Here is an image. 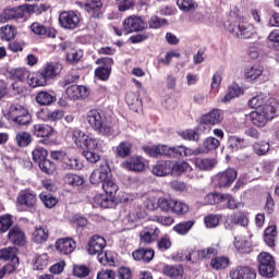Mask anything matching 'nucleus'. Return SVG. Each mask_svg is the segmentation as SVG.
<instances>
[{
  "label": "nucleus",
  "instance_id": "37",
  "mask_svg": "<svg viewBox=\"0 0 279 279\" xmlns=\"http://www.w3.org/2000/svg\"><path fill=\"white\" fill-rule=\"evenodd\" d=\"M195 165L201 171H211L217 166V159L215 158H196Z\"/></svg>",
  "mask_w": 279,
  "mask_h": 279
},
{
  "label": "nucleus",
  "instance_id": "29",
  "mask_svg": "<svg viewBox=\"0 0 279 279\" xmlns=\"http://www.w3.org/2000/svg\"><path fill=\"white\" fill-rule=\"evenodd\" d=\"M112 208L114 206V197H110L109 195L96 194L93 198V207L94 208Z\"/></svg>",
  "mask_w": 279,
  "mask_h": 279
},
{
  "label": "nucleus",
  "instance_id": "56",
  "mask_svg": "<svg viewBox=\"0 0 279 279\" xmlns=\"http://www.w3.org/2000/svg\"><path fill=\"white\" fill-rule=\"evenodd\" d=\"M32 156H33L34 162H37L39 165L46 160L48 153H47V149L38 146L32 151Z\"/></svg>",
  "mask_w": 279,
  "mask_h": 279
},
{
  "label": "nucleus",
  "instance_id": "11",
  "mask_svg": "<svg viewBox=\"0 0 279 279\" xmlns=\"http://www.w3.org/2000/svg\"><path fill=\"white\" fill-rule=\"evenodd\" d=\"M96 64L102 65L95 70L96 77L102 82H107V80L110 77V73H112V65L114 64V61L112 58L106 57L96 60Z\"/></svg>",
  "mask_w": 279,
  "mask_h": 279
},
{
  "label": "nucleus",
  "instance_id": "10",
  "mask_svg": "<svg viewBox=\"0 0 279 279\" xmlns=\"http://www.w3.org/2000/svg\"><path fill=\"white\" fill-rule=\"evenodd\" d=\"M36 202H38L36 193L29 190H24L17 195L16 206L20 210H25L26 208H34V206H36Z\"/></svg>",
  "mask_w": 279,
  "mask_h": 279
},
{
  "label": "nucleus",
  "instance_id": "6",
  "mask_svg": "<svg viewBox=\"0 0 279 279\" xmlns=\"http://www.w3.org/2000/svg\"><path fill=\"white\" fill-rule=\"evenodd\" d=\"M258 269L260 276L271 278V276H274V271H276V262H274V256L269 253H260L258 255Z\"/></svg>",
  "mask_w": 279,
  "mask_h": 279
},
{
  "label": "nucleus",
  "instance_id": "38",
  "mask_svg": "<svg viewBox=\"0 0 279 279\" xmlns=\"http://www.w3.org/2000/svg\"><path fill=\"white\" fill-rule=\"evenodd\" d=\"M245 147H247L245 140L236 135H230L228 137V149L231 151H239V149H245Z\"/></svg>",
  "mask_w": 279,
  "mask_h": 279
},
{
  "label": "nucleus",
  "instance_id": "43",
  "mask_svg": "<svg viewBox=\"0 0 279 279\" xmlns=\"http://www.w3.org/2000/svg\"><path fill=\"white\" fill-rule=\"evenodd\" d=\"M244 75L246 80H250L251 82H255V80H258L259 77H264L263 75V65H253L245 70Z\"/></svg>",
  "mask_w": 279,
  "mask_h": 279
},
{
  "label": "nucleus",
  "instance_id": "64",
  "mask_svg": "<svg viewBox=\"0 0 279 279\" xmlns=\"http://www.w3.org/2000/svg\"><path fill=\"white\" fill-rule=\"evenodd\" d=\"M253 149L255 154H257V156H265V154L269 151V143L267 142L255 143L253 145Z\"/></svg>",
  "mask_w": 279,
  "mask_h": 279
},
{
  "label": "nucleus",
  "instance_id": "36",
  "mask_svg": "<svg viewBox=\"0 0 279 279\" xmlns=\"http://www.w3.org/2000/svg\"><path fill=\"white\" fill-rule=\"evenodd\" d=\"M88 134L84 133L80 129H74L72 131V141L76 147H80V149H84L86 141H88Z\"/></svg>",
  "mask_w": 279,
  "mask_h": 279
},
{
  "label": "nucleus",
  "instance_id": "30",
  "mask_svg": "<svg viewBox=\"0 0 279 279\" xmlns=\"http://www.w3.org/2000/svg\"><path fill=\"white\" fill-rule=\"evenodd\" d=\"M219 145H221V142H219V140L216 137H206L203 142V145L197 148V153L208 154V151H215L216 149H219Z\"/></svg>",
  "mask_w": 279,
  "mask_h": 279
},
{
  "label": "nucleus",
  "instance_id": "20",
  "mask_svg": "<svg viewBox=\"0 0 279 279\" xmlns=\"http://www.w3.org/2000/svg\"><path fill=\"white\" fill-rule=\"evenodd\" d=\"M65 93L70 99H86L90 95L88 87L84 85H71Z\"/></svg>",
  "mask_w": 279,
  "mask_h": 279
},
{
  "label": "nucleus",
  "instance_id": "55",
  "mask_svg": "<svg viewBox=\"0 0 279 279\" xmlns=\"http://www.w3.org/2000/svg\"><path fill=\"white\" fill-rule=\"evenodd\" d=\"M64 182L70 186H82L84 184V178L74 173H68L64 177Z\"/></svg>",
  "mask_w": 279,
  "mask_h": 279
},
{
  "label": "nucleus",
  "instance_id": "51",
  "mask_svg": "<svg viewBox=\"0 0 279 279\" xmlns=\"http://www.w3.org/2000/svg\"><path fill=\"white\" fill-rule=\"evenodd\" d=\"M230 265V259L226 256H218L210 260V267L213 269L219 270V269H226Z\"/></svg>",
  "mask_w": 279,
  "mask_h": 279
},
{
  "label": "nucleus",
  "instance_id": "3",
  "mask_svg": "<svg viewBox=\"0 0 279 279\" xmlns=\"http://www.w3.org/2000/svg\"><path fill=\"white\" fill-rule=\"evenodd\" d=\"M157 206L162 213H172V215L178 217L189 213V205L186 203L173 198L159 197Z\"/></svg>",
  "mask_w": 279,
  "mask_h": 279
},
{
  "label": "nucleus",
  "instance_id": "9",
  "mask_svg": "<svg viewBox=\"0 0 279 279\" xmlns=\"http://www.w3.org/2000/svg\"><path fill=\"white\" fill-rule=\"evenodd\" d=\"M147 29V23L138 15H131L123 21L124 34H134V32H143Z\"/></svg>",
  "mask_w": 279,
  "mask_h": 279
},
{
  "label": "nucleus",
  "instance_id": "35",
  "mask_svg": "<svg viewBox=\"0 0 279 279\" xmlns=\"http://www.w3.org/2000/svg\"><path fill=\"white\" fill-rule=\"evenodd\" d=\"M125 101L133 112H138L143 108V101L138 99V94L129 92L125 96Z\"/></svg>",
  "mask_w": 279,
  "mask_h": 279
},
{
  "label": "nucleus",
  "instance_id": "46",
  "mask_svg": "<svg viewBox=\"0 0 279 279\" xmlns=\"http://www.w3.org/2000/svg\"><path fill=\"white\" fill-rule=\"evenodd\" d=\"M195 226V221L187 220L184 222H180L173 227V231L181 236H186L187 232H191L192 228Z\"/></svg>",
  "mask_w": 279,
  "mask_h": 279
},
{
  "label": "nucleus",
  "instance_id": "63",
  "mask_svg": "<svg viewBox=\"0 0 279 279\" xmlns=\"http://www.w3.org/2000/svg\"><path fill=\"white\" fill-rule=\"evenodd\" d=\"M157 248L159 252H167L171 250V238L169 235H165L157 241Z\"/></svg>",
  "mask_w": 279,
  "mask_h": 279
},
{
  "label": "nucleus",
  "instance_id": "62",
  "mask_svg": "<svg viewBox=\"0 0 279 279\" xmlns=\"http://www.w3.org/2000/svg\"><path fill=\"white\" fill-rule=\"evenodd\" d=\"M12 216L10 214L0 216V232H8L12 228Z\"/></svg>",
  "mask_w": 279,
  "mask_h": 279
},
{
  "label": "nucleus",
  "instance_id": "17",
  "mask_svg": "<svg viewBox=\"0 0 279 279\" xmlns=\"http://www.w3.org/2000/svg\"><path fill=\"white\" fill-rule=\"evenodd\" d=\"M158 236H160V229L155 226L146 227L140 233L141 243H146V245L156 243V241H158Z\"/></svg>",
  "mask_w": 279,
  "mask_h": 279
},
{
  "label": "nucleus",
  "instance_id": "13",
  "mask_svg": "<svg viewBox=\"0 0 279 279\" xmlns=\"http://www.w3.org/2000/svg\"><path fill=\"white\" fill-rule=\"evenodd\" d=\"M234 180H236V170L229 168L214 178V184L218 186V189H226L230 186Z\"/></svg>",
  "mask_w": 279,
  "mask_h": 279
},
{
  "label": "nucleus",
  "instance_id": "44",
  "mask_svg": "<svg viewBox=\"0 0 279 279\" xmlns=\"http://www.w3.org/2000/svg\"><path fill=\"white\" fill-rule=\"evenodd\" d=\"M87 150L92 151H101L104 149V141L99 138H95L88 135L87 141L84 146Z\"/></svg>",
  "mask_w": 279,
  "mask_h": 279
},
{
  "label": "nucleus",
  "instance_id": "18",
  "mask_svg": "<svg viewBox=\"0 0 279 279\" xmlns=\"http://www.w3.org/2000/svg\"><path fill=\"white\" fill-rule=\"evenodd\" d=\"M8 239L10 243H12L13 245H17L19 247H23V245L27 243L25 232L19 226H14L9 229Z\"/></svg>",
  "mask_w": 279,
  "mask_h": 279
},
{
  "label": "nucleus",
  "instance_id": "26",
  "mask_svg": "<svg viewBox=\"0 0 279 279\" xmlns=\"http://www.w3.org/2000/svg\"><path fill=\"white\" fill-rule=\"evenodd\" d=\"M151 173L157 178L171 175V160L158 161L151 169Z\"/></svg>",
  "mask_w": 279,
  "mask_h": 279
},
{
  "label": "nucleus",
  "instance_id": "60",
  "mask_svg": "<svg viewBox=\"0 0 279 279\" xmlns=\"http://www.w3.org/2000/svg\"><path fill=\"white\" fill-rule=\"evenodd\" d=\"M39 199L43 202L46 208H53L56 204H58V198L45 192L39 194Z\"/></svg>",
  "mask_w": 279,
  "mask_h": 279
},
{
  "label": "nucleus",
  "instance_id": "61",
  "mask_svg": "<svg viewBox=\"0 0 279 279\" xmlns=\"http://www.w3.org/2000/svg\"><path fill=\"white\" fill-rule=\"evenodd\" d=\"M177 5L182 12H191L197 8V3L193 0H177Z\"/></svg>",
  "mask_w": 279,
  "mask_h": 279
},
{
  "label": "nucleus",
  "instance_id": "53",
  "mask_svg": "<svg viewBox=\"0 0 279 279\" xmlns=\"http://www.w3.org/2000/svg\"><path fill=\"white\" fill-rule=\"evenodd\" d=\"M16 36V28L14 26H2L0 28L1 40H12Z\"/></svg>",
  "mask_w": 279,
  "mask_h": 279
},
{
  "label": "nucleus",
  "instance_id": "21",
  "mask_svg": "<svg viewBox=\"0 0 279 279\" xmlns=\"http://www.w3.org/2000/svg\"><path fill=\"white\" fill-rule=\"evenodd\" d=\"M263 110L268 119L274 120L276 117H279V104L275 98H269L264 102V106L259 108Z\"/></svg>",
  "mask_w": 279,
  "mask_h": 279
},
{
  "label": "nucleus",
  "instance_id": "22",
  "mask_svg": "<svg viewBox=\"0 0 279 279\" xmlns=\"http://www.w3.org/2000/svg\"><path fill=\"white\" fill-rule=\"evenodd\" d=\"M159 267L162 269L163 276L172 279H183L182 275L184 269L180 265H167L165 263L159 264Z\"/></svg>",
  "mask_w": 279,
  "mask_h": 279
},
{
  "label": "nucleus",
  "instance_id": "8",
  "mask_svg": "<svg viewBox=\"0 0 279 279\" xmlns=\"http://www.w3.org/2000/svg\"><path fill=\"white\" fill-rule=\"evenodd\" d=\"M227 29L238 38H252L256 34V27L247 22H239L238 25L231 24Z\"/></svg>",
  "mask_w": 279,
  "mask_h": 279
},
{
  "label": "nucleus",
  "instance_id": "45",
  "mask_svg": "<svg viewBox=\"0 0 279 279\" xmlns=\"http://www.w3.org/2000/svg\"><path fill=\"white\" fill-rule=\"evenodd\" d=\"M49 265V255L47 253L35 255L34 269L37 271H43L47 269Z\"/></svg>",
  "mask_w": 279,
  "mask_h": 279
},
{
  "label": "nucleus",
  "instance_id": "1",
  "mask_svg": "<svg viewBox=\"0 0 279 279\" xmlns=\"http://www.w3.org/2000/svg\"><path fill=\"white\" fill-rule=\"evenodd\" d=\"M87 123L97 134L101 136H119V126L108 120L106 117H102L101 113L95 109L87 112L86 116Z\"/></svg>",
  "mask_w": 279,
  "mask_h": 279
},
{
  "label": "nucleus",
  "instance_id": "4",
  "mask_svg": "<svg viewBox=\"0 0 279 279\" xmlns=\"http://www.w3.org/2000/svg\"><path fill=\"white\" fill-rule=\"evenodd\" d=\"M106 247V239L100 235H94L90 238L87 244V252L90 256H97L100 265H106L108 263V258H104V248Z\"/></svg>",
  "mask_w": 279,
  "mask_h": 279
},
{
  "label": "nucleus",
  "instance_id": "33",
  "mask_svg": "<svg viewBox=\"0 0 279 279\" xmlns=\"http://www.w3.org/2000/svg\"><path fill=\"white\" fill-rule=\"evenodd\" d=\"M27 84L32 88H38V86H47V78L43 72L33 73L27 76Z\"/></svg>",
  "mask_w": 279,
  "mask_h": 279
},
{
  "label": "nucleus",
  "instance_id": "42",
  "mask_svg": "<svg viewBox=\"0 0 279 279\" xmlns=\"http://www.w3.org/2000/svg\"><path fill=\"white\" fill-rule=\"evenodd\" d=\"M49 239V230L45 227H36L33 232L34 243H45Z\"/></svg>",
  "mask_w": 279,
  "mask_h": 279
},
{
  "label": "nucleus",
  "instance_id": "40",
  "mask_svg": "<svg viewBox=\"0 0 279 279\" xmlns=\"http://www.w3.org/2000/svg\"><path fill=\"white\" fill-rule=\"evenodd\" d=\"M35 100L39 106H51V104H56V96L51 95L49 92H39Z\"/></svg>",
  "mask_w": 279,
  "mask_h": 279
},
{
  "label": "nucleus",
  "instance_id": "24",
  "mask_svg": "<svg viewBox=\"0 0 279 279\" xmlns=\"http://www.w3.org/2000/svg\"><path fill=\"white\" fill-rule=\"evenodd\" d=\"M31 31L36 36H46L47 38H56L58 32L53 27H45L43 24L38 22H34L31 25Z\"/></svg>",
  "mask_w": 279,
  "mask_h": 279
},
{
  "label": "nucleus",
  "instance_id": "12",
  "mask_svg": "<svg viewBox=\"0 0 279 279\" xmlns=\"http://www.w3.org/2000/svg\"><path fill=\"white\" fill-rule=\"evenodd\" d=\"M109 178L110 166H108V162L101 161L99 167L92 172L89 182L90 184H104Z\"/></svg>",
  "mask_w": 279,
  "mask_h": 279
},
{
  "label": "nucleus",
  "instance_id": "16",
  "mask_svg": "<svg viewBox=\"0 0 279 279\" xmlns=\"http://www.w3.org/2000/svg\"><path fill=\"white\" fill-rule=\"evenodd\" d=\"M182 173H185L190 180H193L195 178V171H193V168L189 165L186 161H179L173 163L171 161V172L170 175H182Z\"/></svg>",
  "mask_w": 279,
  "mask_h": 279
},
{
  "label": "nucleus",
  "instance_id": "25",
  "mask_svg": "<svg viewBox=\"0 0 279 279\" xmlns=\"http://www.w3.org/2000/svg\"><path fill=\"white\" fill-rule=\"evenodd\" d=\"M62 72V63L60 62H49L41 70V74L47 80H53L57 75Z\"/></svg>",
  "mask_w": 279,
  "mask_h": 279
},
{
  "label": "nucleus",
  "instance_id": "57",
  "mask_svg": "<svg viewBox=\"0 0 279 279\" xmlns=\"http://www.w3.org/2000/svg\"><path fill=\"white\" fill-rule=\"evenodd\" d=\"M266 100L267 96H265V94H258L257 96H254L248 100V107L259 110V108H263Z\"/></svg>",
  "mask_w": 279,
  "mask_h": 279
},
{
  "label": "nucleus",
  "instance_id": "41",
  "mask_svg": "<svg viewBox=\"0 0 279 279\" xmlns=\"http://www.w3.org/2000/svg\"><path fill=\"white\" fill-rule=\"evenodd\" d=\"M102 191L108 195L109 197H113L117 195V191H119V185L112 180L111 174L109 178L102 183Z\"/></svg>",
  "mask_w": 279,
  "mask_h": 279
},
{
  "label": "nucleus",
  "instance_id": "59",
  "mask_svg": "<svg viewBox=\"0 0 279 279\" xmlns=\"http://www.w3.org/2000/svg\"><path fill=\"white\" fill-rule=\"evenodd\" d=\"M150 221H155L165 227L173 226V223H175V219L172 216H151Z\"/></svg>",
  "mask_w": 279,
  "mask_h": 279
},
{
  "label": "nucleus",
  "instance_id": "7",
  "mask_svg": "<svg viewBox=\"0 0 279 279\" xmlns=\"http://www.w3.org/2000/svg\"><path fill=\"white\" fill-rule=\"evenodd\" d=\"M59 25L63 29H77L80 27V13L75 11H63L59 14Z\"/></svg>",
  "mask_w": 279,
  "mask_h": 279
},
{
  "label": "nucleus",
  "instance_id": "5",
  "mask_svg": "<svg viewBox=\"0 0 279 279\" xmlns=\"http://www.w3.org/2000/svg\"><path fill=\"white\" fill-rule=\"evenodd\" d=\"M9 118L13 120V123H17V125H27L32 121V116L27 108L19 104L10 106Z\"/></svg>",
  "mask_w": 279,
  "mask_h": 279
},
{
  "label": "nucleus",
  "instance_id": "32",
  "mask_svg": "<svg viewBox=\"0 0 279 279\" xmlns=\"http://www.w3.org/2000/svg\"><path fill=\"white\" fill-rule=\"evenodd\" d=\"M154 250L140 248L132 253L134 260H142L143 263H151L154 260Z\"/></svg>",
  "mask_w": 279,
  "mask_h": 279
},
{
  "label": "nucleus",
  "instance_id": "31",
  "mask_svg": "<svg viewBox=\"0 0 279 279\" xmlns=\"http://www.w3.org/2000/svg\"><path fill=\"white\" fill-rule=\"evenodd\" d=\"M69 43L62 44L63 51H66L65 60L66 62H80L82 60L84 52L82 50H77L75 48L69 47Z\"/></svg>",
  "mask_w": 279,
  "mask_h": 279
},
{
  "label": "nucleus",
  "instance_id": "27",
  "mask_svg": "<svg viewBox=\"0 0 279 279\" xmlns=\"http://www.w3.org/2000/svg\"><path fill=\"white\" fill-rule=\"evenodd\" d=\"M250 119L255 128H265L269 123L270 118L266 116L263 109H256L250 113Z\"/></svg>",
  "mask_w": 279,
  "mask_h": 279
},
{
  "label": "nucleus",
  "instance_id": "50",
  "mask_svg": "<svg viewBox=\"0 0 279 279\" xmlns=\"http://www.w3.org/2000/svg\"><path fill=\"white\" fill-rule=\"evenodd\" d=\"M132 154V143L121 142L116 148V156L119 158H128Z\"/></svg>",
  "mask_w": 279,
  "mask_h": 279
},
{
  "label": "nucleus",
  "instance_id": "39",
  "mask_svg": "<svg viewBox=\"0 0 279 279\" xmlns=\"http://www.w3.org/2000/svg\"><path fill=\"white\" fill-rule=\"evenodd\" d=\"M53 134V128L49 124H35L34 135L38 138H47Z\"/></svg>",
  "mask_w": 279,
  "mask_h": 279
},
{
  "label": "nucleus",
  "instance_id": "14",
  "mask_svg": "<svg viewBox=\"0 0 279 279\" xmlns=\"http://www.w3.org/2000/svg\"><path fill=\"white\" fill-rule=\"evenodd\" d=\"M223 121V111L221 109H211L199 118L201 125H219Z\"/></svg>",
  "mask_w": 279,
  "mask_h": 279
},
{
  "label": "nucleus",
  "instance_id": "47",
  "mask_svg": "<svg viewBox=\"0 0 279 279\" xmlns=\"http://www.w3.org/2000/svg\"><path fill=\"white\" fill-rule=\"evenodd\" d=\"M234 247L240 254H250L252 252V244L245 238H235Z\"/></svg>",
  "mask_w": 279,
  "mask_h": 279
},
{
  "label": "nucleus",
  "instance_id": "2",
  "mask_svg": "<svg viewBox=\"0 0 279 279\" xmlns=\"http://www.w3.org/2000/svg\"><path fill=\"white\" fill-rule=\"evenodd\" d=\"M142 149L147 156H150V158H158V156H166V158H186L193 156V149L183 145L169 147L159 144L155 146H144Z\"/></svg>",
  "mask_w": 279,
  "mask_h": 279
},
{
  "label": "nucleus",
  "instance_id": "52",
  "mask_svg": "<svg viewBox=\"0 0 279 279\" xmlns=\"http://www.w3.org/2000/svg\"><path fill=\"white\" fill-rule=\"evenodd\" d=\"M23 16L16 9H4L3 13L0 14V23H8L13 19H21Z\"/></svg>",
  "mask_w": 279,
  "mask_h": 279
},
{
  "label": "nucleus",
  "instance_id": "34",
  "mask_svg": "<svg viewBox=\"0 0 279 279\" xmlns=\"http://www.w3.org/2000/svg\"><path fill=\"white\" fill-rule=\"evenodd\" d=\"M19 250L15 246H9L0 250L1 260H11L12 263H19Z\"/></svg>",
  "mask_w": 279,
  "mask_h": 279
},
{
  "label": "nucleus",
  "instance_id": "19",
  "mask_svg": "<svg viewBox=\"0 0 279 279\" xmlns=\"http://www.w3.org/2000/svg\"><path fill=\"white\" fill-rule=\"evenodd\" d=\"M148 162L142 156H133L124 162V166L129 171H134L135 173H141L145 171Z\"/></svg>",
  "mask_w": 279,
  "mask_h": 279
},
{
  "label": "nucleus",
  "instance_id": "48",
  "mask_svg": "<svg viewBox=\"0 0 279 279\" xmlns=\"http://www.w3.org/2000/svg\"><path fill=\"white\" fill-rule=\"evenodd\" d=\"M221 204H226L229 210H236L243 208V203L235 201L234 197L230 194H222Z\"/></svg>",
  "mask_w": 279,
  "mask_h": 279
},
{
  "label": "nucleus",
  "instance_id": "54",
  "mask_svg": "<svg viewBox=\"0 0 279 279\" xmlns=\"http://www.w3.org/2000/svg\"><path fill=\"white\" fill-rule=\"evenodd\" d=\"M15 142L19 147H27L32 143V135L28 132H19Z\"/></svg>",
  "mask_w": 279,
  "mask_h": 279
},
{
  "label": "nucleus",
  "instance_id": "23",
  "mask_svg": "<svg viewBox=\"0 0 279 279\" xmlns=\"http://www.w3.org/2000/svg\"><path fill=\"white\" fill-rule=\"evenodd\" d=\"M243 95V89L239 84L232 83L231 85L228 86L226 95L220 97L219 102L220 104H230L232 99H236V97H241Z\"/></svg>",
  "mask_w": 279,
  "mask_h": 279
},
{
  "label": "nucleus",
  "instance_id": "49",
  "mask_svg": "<svg viewBox=\"0 0 279 279\" xmlns=\"http://www.w3.org/2000/svg\"><path fill=\"white\" fill-rule=\"evenodd\" d=\"M61 167L68 170L80 171V169H82V162H80V159L68 155Z\"/></svg>",
  "mask_w": 279,
  "mask_h": 279
},
{
  "label": "nucleus",
  "instance_id": "15",
  "mask_svg": "<svg viewBox=\"0 0 279 279\" xmlns=\"http://www.w3.org/2000/svg\"><path fill=\"white\" fill-rule=\"evenodd\" d=\"M231 279H256V270L248 266H238L230 270Z\"/></svg>",
  "mask_w": 279,
  "mask_h": 279
},
{
  "label": "nucleus",
  "instance_id": "28",
  "mask_svg": "<svg viewBox=\"0 0 279 279\" xmlns=\"http://www.w3.org/2000/svg\"><path fill=\"white\" fill-rule=\"evenodd\" d=\"M56 248L61 254H72L75 251V241L71 238H62L56 242Z\"/></svg>",
  "mask_w": 279,
  "mask_h": 279
},
{
  "label": "nucleus",
  "instance_id": "58",
  "mask_svg": "<svg viewBox=\"0 0 279 279\" xmlns=\"http://www.w3.org/2000/svg\"><path fill=\"white\" fill-rule=\"evenodd\" d=\"M39 169L44 172L47 173L48 175H53L56 173V163H53L49 159H44L40 163H38Z\"/></svg>",
  "mask_w": 279,
  "mask_h": 279
}]
</instances>
